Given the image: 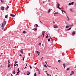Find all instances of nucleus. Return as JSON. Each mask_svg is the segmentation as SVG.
<instances>
[{"label":"nucleus","mask_w":76,"mask_h":76,"mask_svg":"<svg viewBox=\"0 0 76 76\" xmlns=\"http://www.w3.org/2000/svg\"><path fill=\"white\" fill-rule=\"evenodd\" d=\"M6 23V20L4 19V21L2 23V24H1V28L2 29V30H3V29H4V25H5Z\"/></svg>","instance_id":"f257e3e1"},{"label":"nucleus","mask_w":76,"mask_h":76,"mask_svg":"<svg viewBox=\"0 0 76 76\" xmlns=\"http://www.w3.org/2000/svg\"><path fill=\"white\" fill-rule=\"evenodd\" d=\"M45 31H42V35H43V37H44V34H45Z\"/></svg>","instance_id":"f03ea898"},{"label":"nucleus","mask_w":76,"mask_h":76,"mask_svg":"<svg viewBox=\"0 0 76 76\" xmlns=\"http://www.w3.org/2000/svg\"><path fill=\"white\" fill-rule=\"evenodd\" d=\"M4 8V7H1V10H3Z\"/></svg>","instance_id":"7ed1b4c3"},{"label":"nucleus","mask_w":76,"mask_h":76,"mask_svg":"<svg viewBox=\"0 0 76 76\" xmlns=\"http://www.w3.org/2000/svg\"><path fill=\"white\" fill-rule=\"evenodd\" d=\"M53 27L54 28H58V26L56 25H54Z\"/></svg>","instance_id":"20e7f679"},{"label":"nucleus","mask_w":76,"mask_h":76,"mask_svg":"<svg viewBox=\"0 0 76 76\" xmlns=\"http://www.w3.org/2000/svg\"><path fill=\"white\" fill-rule=\"evenodd\" d=\"M20 53L22 54H23V49H21L20 50Z\"/></svg>","instance_id":"39448f33"},{"label":"nucleus","mask_w":76,"mask_h":76,"mask_svg":"<svg viewBox=\"0 0 76 76\" xmlns=\"http://www.w3.org/2000/svg\"><path fill=\"white\" fill-rule=\"evenodd\" d=\"M27 75H29L30 74V72L29 71H27Z\"/></svg>","instance_id":"423d86ee"},{"label":"nucleus","mask_w":76,"mask_h":76,"mask_svg":"<svg viewBox=\"0 0 76 76\" xmlns=\"http://www.w3.org/2000/svg\"><path fill=\"white\" fill-rule=\"evenodd\" d=\"M37 72H39V74H40V73H41L40 72V71H39V69H37Z\"/></svg>","instance_id":"0eeeda50"},{"label":"nucleus","mask_w":76,"mask_h":76,"mask_svg":"<svg viewBox=\"0 0 76 76\" xmlns=\"http://www.w3.org/2000/svg\"><path fill=\"white\" fill-rule=\"evenodd\" d=\"M10 16H12V17H15V15H14L13 14H10Z\"/></svg>","instance_id":"6e6552de"},{"label":"nucleus","mask_w":76,"mask_h":76,"mask_svg":"<svg viewBox=\"0 0 76 76\" xmlns=\"http://www.w3.org/2000/svg\"><path fill=\"white\" fill-rule=\"evenodd\" d=\"M63 65L64 66V68L65 69V67H66V64H63Z\"/></svg>","instance_id":"1a4fd4ad"},{"label":"nucleus","mask_w":76,"mask_h":76,"mask_svg":"<svg viewBox=\"0 0 76 76\" xmlns=\"http://www.w3.org/2000/svg\"><path fill=\"white\" fill-rule=\"evenodd\" d=\"M50 12H51V10H50V9H49L48 11V13H50Z\"/></svg>","instance_id":"9d476101"},{"label":"nucleus","mask_w":76,"mask_h":76,"mask_svg":"<svg viewBox=\"0 0 76 76\" xmlns=\"http://www.w3.org/2000/svg\"><path fill=\"white\" fill-rule=\"evenodd\" d=\"M50 39H51L52 42H53L54 40H53V39H52V38L51 37H50Z\"/></svg>","instance_id":"9b49d317"},{"label":"nucleus","mask_w":76,"mask_h":76,"mask_svg":"<svg viewBox=\"0 0 76 76\" xmlns=\"http://www.w3.org/2000/svg\"><path fill=\"white\" fill-rule=\"evenodd\" d=\"M36 53H37V54H39V53H40L38 51H36Z\"/></svg>","instance_id":"f8f14e48"},{"label":"nucleus","mask_w":76,"mask_h":76,"mask_svg":"<svg viewBox=\"0 0 76 76\" xmlns=\"http://www.w3.org/2000/svg\"><path fill=\"white\" fill-rule=\"evenodd\" d=\"M9 6H7V7L6 8V10H7V9H8L9 8Z\"/></svg>","instance_id":"ddd939ff"},{"label":"nucleus","mask_w":76,"mask_h":76,"mask_svg":"<svg viewBox=\"0 0 76 76\" xmlns=\"http://www.w3.org/2000/svg\"><path fill=\"white\" fill-rule=\"evenodd\" d=\"M56 7L57 8H58L59 9H60V10H61V8H59V7H58V6H57V5H56Z\"/></svg>","instance_id":"4468645a"},{"label":"nucleus","mask_w":76,"mask_h":76,"mask_svg":"<svg viewBox=\"0 0 76 76\" xmlns=\"http://www.w3.org/2000/svg\"><path fill=\"white\" fill-rule=\"evenodd\" d=\"M33 30H34V31H36V30H37V28H33Z\"/></svg>","instance_id":"2eb2a0df"},{"label":"nucleus","mask_w":76,"mask_h":76,"mask_svg":"<svg viewBox=\"0 0 76 76\" xmlns=\"http://www.w3.org/2000/svg\"><path fill=\"white\" fill-rule=\"evenodd\" d=\"M15 68L14 69V71L13 72V74H15Z\"/></svg>","instance_id":"dca6fc26"},{"label":"nucleus","mask_w":76,"mask_h":76,"mask_svg":"<svg viewBox=\"0 0 76 76\" xmlns=\"http://www.w3.org/2000/svg\"><path fill=\"white\" fill-rule=\"evenodd\" d=\"M58 12H55L54 13V15H57V14H58Z\"/></svg>","instance_id":"f3484780"},{"label":"nucleus","mask_w":76,"mask_h":76,"mask_svg":"<svg viewBox=\"0 0 76 76\" xmlns=\"http://www.w3.org/2000/svg\"><path fill=\"white\" fill-rule=\"evenodd\" d=\"M75 31H73V32H72V35H75Z\"/></svg>","instance_id":"a211bd4d"},{"label":"nucleus","mask_w":76,"mask_h":76,"mask_svg":"<svg viewBox=\"0 0 76 76\" xmlns=\"http://www.w3.org/2000/svg\"><path fill=\"white\" fill-rule=\"evenodd\" d=\"M74 2H72L71 3V4L72 5H73V4H74Z\"/></svg>","instance_id":"6ab92c4d"},{"label":"nucleus","mask_w":76,"mask_h":76,"mask_svg":"<svg viewBox=\"0 0 76 76\" xmlns=\"http://www.w3.org/2000/svg\"><path fill=\"white\" fill-rule=\"evenodd\" d=\"M36 28H38V24H36Z\"/></svg>","instance_id":"aec40b11"},{"label":"nucleus","mask_w":76,"mask_h":76,"mask_svg":"<svg viewBox=\"0 0 76 76\" xmlns=\"http://www.w3.org/2000/svg\"><path fill=\"white\" fill-rule=\"evenodd\" d=\"M14 62L15 64H16V63H18V61H15Z\"/></svg>","instance_id":"412c9836"},{"label":"nucleus","mask_w":76,"mask_h":76,"mask_svg":"<svg viewBox=\"0 0 76 76\" xmlns=\"http://www.w3.org/2000/svg\"><path fill=\"white\" fill-rule=\"evenodd\" d=\"M23 34H25L26 33V31H23Z\"/></svg>","instance_id":"4be33fe9"},{"label":"nucleus","mask_w":76,"mask_h":76,"mask_svg":"<svg viewBox=\"0 0 76 76\" xmlns=\"http://www.w3.org/2000/svg\"><path fill=\"white\" fill-rule=\"evenodd\" d=\"M5 18H8V16H7V15H6L5 16Z\"/></svg>","instance_id":"5701e85b"},{"label":"nucleus","mask_w":76,"mask_h":76,"mask_svg":"<svg viewBox=\"0 0 76 76\" xmlns=\"http://www.w3.org/2000/svg\"><path fill=\"white\" fill-rule=\"evenodd\" d=\"M71 28H72V27L69 28V29H68L67 30V31H69V30H70V29H71Z\"/></svg>","instance_id":"b1692460"},{"label":"nucleus","mask_w":76,"mask_h":76,"mask_svg":"<svg viewBox=\"0 0 76 76\" xmlns=\"http://www.w3.org/2000/svg\"><path fill=\"white\" fill-rule=\"evenodd\" d=\"M67 20H68V21H69V20H70V18H69L67 17Z\"/></svg>","instance_id":"393cba45"},{"label":"nucleus","mask_w":76,"mask_h":76,"mask_svg":"<svg viewBox=\"0 0 76 76\" xmlns=\"http://www.w3.org/2000/svg\"><path fill=\"white\" fill-rule=\"evenodd\" d=\"M58 7H60V4H58V3L57 4Z\"/></svg>","instance_id":"a878e982"},{"label":"nucleus","mask_w":76,"mask_h":76,"mask_svg":"<svg viewBox=\"0 0 76 76\" xmlns=\"http://www.w3.org/2000/svg\"><path fill=\"white\" fill-rule=\"evenodd\" d=\"M66 65L67 66L68 65H69V63H68V62H67L66 63Z\"/></svg>","instance_id":"bb28decb"},{"label":"nucleus","mask_w":76,"mask_h":76,"mask_svg":"<svg viewBox=\"0 0 76 76\" xmlns=\"http://www.w3.org/2000/svg\"><path fill=\"white\" fill-rule=\"evenodd\" d=\"M69 26H66V28H69Z\"/></svg>","instance_id":"cd10ccee"},{"label":"nucleus","mask_w":76,"mask_h":76,"mask_svg":"<svg viewBox=\"0 0 76 76\" xmlns=\"http://www.w3.org/2000/svg\"><path fill=\"white\" fill-rule=\"evenodd\" d=\"M71 73L72 74V75H73L74 74V72L72 71L71 72Z\"/></svg>","instance_id":"c85d7f7f"},{"label":"nucleus","mask_w":76,"mask_h":76,"mask_svg":"<svg viewBox=\"0 0 76 76\" xmlns=\"http://www.w3.org/2000/svg\"><path fill=\"white\" fill-rule=\"evenodd\" d=\"M10 67V65L9 64L8 65V67Z\"/></svg>","instance_id":"c756f323"},{"label":"nucleus","mask_w":76,"mask_h":76,"mask_svg":"<svg viewBox=\"0 0 76 76\" xmlns=\"http://www.w3.org/2000/svg\"><path fill=\"white\" fill-rule=\"evenodd\" d=\"M46 38H48V34L46 36Z\"/></svg>","instance_id":"7c9ffc66"},{"label":"nucleus","mask_w":76,"mask_h":76,"mask_svg":"<svg viewBox=\"0 0 76 76\" xmlns=\"http://www.w3.org/2000/svg\"><path fill=\"white\" fill-rule=\"evenodd\" d=\"M58 62L59 63H60L61 62V60H59L58 61Z\"/></svg>","instance_id":"2f4dec72"},{"label":"nucleus","mask_w":76,"mask_h":76,"mask_svg":"<svg viewBox=\"0 0 76 76\" xmlns=\"http://www.w3.org/2000/svg\"><path fill=\"white\" fill-rule=\"evenodd\" d=\"M34 76H37V74H36V73H34Z\"/></svg>","instance_id":"473e14b6"},{"label":"nucleus","mask_w":76,"mask_h":76,"mask_svg":"<svg viewBox=\"0 0 76 76\" xmlns=\"http://www.w3.org/2000/svg\"><path fill=\"white\" fill-rule=\"evenodd\" d=\"M70 12H73V10L72 9H71L70 10Z\"/></svg>","instance_id":"72a5a7b5"},{"label":"nucleus","mask_w":76,"mask_h":76,"mask_svg":"<svg viewBox=\"0 0 76 76\" xmlns=\"http://www.w3.org/2000/svg\"><path fill=\"white\" fill-rule=\"evenodd\" d=\"M68 5H69V6H71V5H72V4L71 3H69V4Z\"/></svg>","instance_id":"f704fd0d"},{"label":"nucleus","mask_w":76,"mask_h":76,"mask_svg":"<svg viewBox=\"0 0 76 76\" xmlns=\"http://www.w3.org/2000/svg\"><path fill=\"white\" fill-rule=\"evenodd\" d=\"M70 70V68H68L67 69V70Z\"/></svg>","instance_id":"c9c22d12"},{"label":"nucleus","mask_w":76,"mask_h":76,"mask_svg":"<svg viewBox=\"0 0 76 76\" xmlns=\"http://www.w3.org/2000/svg\"><path fill=\"white\" fill-rule=\"evenodd\" d=\"M48 41L49 42V41H50V39L49 38L48 39Z\"/></svg>","instance_id":"e433bc0d"},{"label":"nucleus","mask_w":76,"mask_h":76,"mask_svg":"<svg viewBox=\"0 0 76 76\" xmlns=\"http://www.w3.org/2000/svg\"><path fill=\"white\" fill-rule=\"evenodd\" d=\"M44 66V67H47V66L45 64Z\"/></svg>","instance_id":"4c0bfd02"},{"label":"nucleus","mask_w":76,"mask_h":76,"mask_svg":"<svg viewBox=\"0 0 76 76\" xmlns=\"http://www.w3.org/2000/svg\"><path fill=\"white\" fill-rule=\"evenodd\" d=\"M47 75L48 76H51V75H50L49 74H47Z\"/></svg>","instance_id":"58836bf2"},{"label":"nucleus","mask_w":76,"mask_h":76,"mask_svg":"<svg viewBox=\"0 0 76 76\" xmlns=\"http://www.w3.org/2000/svg\"><path fill=\"white\" fill-rule=\"evenodd\" d=\"M30 68V69H32V67L31 66H29Z\"/></svg>","instance_id":"ea45409f"},{"label":"nucleus","mask_w":76,"mask_h":76,"mask_svg":"<svg viewBox=\"0 0 76 76\" xmlns=\"http://www.w3.org/2000/svg\"><path fill=\"white\" fill-rule=\"evenodd\" d=\"M61 11L62 12L63 14H64V13H63V12H63V10H61Z\"/></svg>","instance_id":"a19ab883"},{"label":"nucleus","mask_w":76,"mask_h":76,"mask_svg":"<svg viewBox=\"0 0 76 76\" xmlns=\"http://www.w3.org/2000/svg\"><path fill=\"white\" fill-rule=\"evenodd\" d=\"M17 71H18V72L19 71V68H18V69Z\"/></svg>","instance_id":"79ce46f5"},{"label":"nucleus","mask_w":76,"mask_h":76,"mask_svg":"<svg viewBox=\"0 0 76 76\" xmlns=\"http://www.w3.org/2000/svg\"><path fill=\"white\" fill-rule=\"evenodd\" d=\"M1 2H2V3H3V0H1Z\"/></svg>","instance_id":"37998d69"},{"label":"nucleus","mask_w":76,"mask_h":76,"mask_svg":"<svg viewBox=\"0 0 76 76\" xmlns=\"http://www.w3.org/2000/svg\"><path fill=\"white\" fill-rule=\"evenodd\" d=\"M19 72H20V71H18V72H17L18 74V73H19Z\"/></svg>","instance_id":"c03bdc74"},{"label":"nucleus","mask_w":76,"mask_h":76,"mask_svg":"<svg viewBox=\"0 0 76 76\" xmlns=\"http://www.w3.org/2000/svg\"><path fill=\"white\" fill-rule=\"evenodd\" d=\"M47 66H48V67H51V66H49L48 65H47Z\"/></svg>","instance_id":"a18cd8bd"},{"label":"nucleus","mask_w":76,"mask_h":76,"mask_svg":"<svg viewBox=\"0 0 76 76\" xmlns=\"http://www.w3.org/2000/svg\"><path fill=\"white\" fill-rule=\"evenodd\" d=\"M63 12H64V13H66V12H65V11H64V10H63Z\"/></svg>","instance_id":"49530a36"},{"label":"nucleus","mask_w":76,"mask_h":76,"mask_svg":"<svg viewBox=\"0 0 76 76\" xmlns=\"http://www.w3.org/2000/svg\"><path fill=\"white\" fill-rule=\"evenodd\" d=\"M16 66H18V64H16Z\"/></svg>","instance_id":"de8ad7c7"},{"label":"nucleus","mask_w":76,"mask_h":76,"mask_svg":"<svg viewBox=\"0 0 76 76\" xmlns=\"http://www.w3.org/2000/svg\"><path fill=\"white\" fill-rule=\"evenodd\" d=\"M20 57H21V56H22V55H21V54H20Z\"/></svg>","instance_id":"09e8293b"},{"label":"nucleus","mask_w":76,"mask_h":76,"mask_svg":"<svg viewBox=\"0 0 76 76\" xmlns=\"http://www.w3.org/2000/svg\"><path fill=\"white\" fill-rule=\"evenodd\" d=\"M37 64V63H35V64H34V65H36V64Z\"/></svg>","instance_id":"8fccbe9b"},{"label":"nucleus","mask_w":76,"mask_h":76,"mask_svg":"<svg viewBox=\"0 0 76 76\" xmlns=\"http://www.w3.org/2000/svg\"><path fill=\"white\" fill-rule=\"evenodd\" d=\"M40 23H42V22H41V21L40 20Z\"/></svg>","instance_id":"3c124183"},{"label":"nucleus","mask_w":76,"mask_h":76,"mask_svg":"<svg viewBox=\"0 0 76 76\" xmlns=\"http://www.w3.org/2000/svg\"><path fill=\"white\" fill-rule=\"evenodd\" d=\"M8 63H10V61H9V60H8Z\"/></svg>","instance_id":"603ef678"},{"label":"nucleus","mask_w":76,"mask_h":76,"mask_svg":"<svg viewBox=\"0 0 76 76\" xmlns=\"http://www.w3.org/2000/svg\"><path fill=\"white\" fill-rule=\"evenodd\" d=\"M14 66H16V64H14Z\"/></svg>","instance_id":"864d4df0"},{"label":"nucleus","mask_w":76,"mask_h":76,"mask_svg":"<svg viewBox=\"0 0 76 76\" xmlns=\"http://www.w3.org/2000/svg\"><path fill=\"white\" fill-rule=\"evenodd\" d=\"M1 55H3V53H2L1 54Z\"/></svg>","instance_id":"5fc2aeb1"},{"label":"nucleus","mask_w":76,"mask_h":76,"mask_svg":"<svg viewBox=\"0 0 76 76\" xmlns=\"http://www.w3.org/2000/svg\"><path fill=\"white\" fill-rule=\"evenodd\" d=\"M41 43H39V45H41Z\"/></svg>","instance_id":"6e6d98bb"},{"label":"nucleus","mask_w":76,"mask_h":76,"mask_svg":"<svg viewBox=\"0 0 76 76\" xmlns=\"http://www.w3.org/2000/svg\"><path fill=\"white\" fill-rule=\"evenodd\" d=\"M42 46H44V43H43V44H42Z\"/></svg>","instance_id":"4d7b16f0"},{"label":"nucleus","mask_w":76,"mask_h":76,"mask_svg":"<svg viewBox=\"0 0 76 76\" xmlns=\"http://www.w3.org/2000/svg\"><path fill=\"white\" fill-rule=\"evenodd\" d=\"M27 67H26V66H25V68H24V69H26V68Z\"/></svg>","instance_id":"13d9d810"},{"label":"nucleus","mask_w":76,"mask_h":76,"mask_svg":"<svg viewBox=\"0 0 76 76\" xmlns=\"http://www.w3.org/2000/svg\"><path fill=\"white\" fill-rule=\"evenodd\" d=\"M11 76H13V75H12V74H11Z\"/></svg>","instance_id":"bf43d9fd"},{"label":"nucleus","mask_w":76,"mask_h":76,"mask_svg":"<svg viewBox=\"0 0 76 76\" xmlns=\"http://www.w3.org/2000/svg\"><path fill=\"white\" fill-rule=\"evenodd\" d=\"M16 75H18V73H17V74H16Z\"/></svg>","instance_id":"052dcab7"},{"label":"nucleus","mask_w":76,"mask_h":76,"mask_svg":"<svg viewBox=\"0 0 76 76\" xmlns=\"http://www.w3.org/2000/svg\"><path fill=\"white\" fill-rule=\"evenodd\" d=\"M26 66H27V67H28V65H27V64H26Z\"/></svg>","instance_id":"680f3d73"},{"label":"nucleus","mask_w":76,"mask_h":76,"mask_svg":"<svg viewBox=\"0 0 76 76\" xmlns=\"http://www.w3.org/2000/svg\"><path fill=\"white\" fill-rule=\"evenodd\" d=\"M23 61H24V58L23 59Z\"/></svg>","instance_id":"e2e57ef3"},{"label":"nucleus","mask_w":76,"mask_h":76,"mask_svg":"<svg viewBox=\"0 0 76 76\" xmlns=\"http://www.w3.org/2000/svg\"><path fill=\"white\" fill-rule=\"evenodd\" d=\"M45 63H46V64H47V62H45Z\"/></svg>","instance_id":"0e129e2a"},{"label":"nucleus","mask_w":76,"mask_h":76,"mask_svg":"<svg viewBox=\"0 0 76 76\" xmlns=\"http://www.w3.org/2000/svg\"><path fill=\"white\" fill-rule=\"evenodd\" d=\"M73 24H72V25H71V26H73Z\"/></svg>","instance_id":"69168bd1"},{"label":"nucleus","mask_w":76,"mask_h":76,"mask_svg":"<svg viewBox=\"0 0 76 76\" xmlns=\"http://www.w3.org/2000/svg\"><path fill=\"white\" fill-rule=\"evenodd\" d=\"M56 68L57 69V70H58V69L57 68Z\"/></svg>","instance_id":"338daca9"},{"label":"nucleus","mask_w":76,"mask_h":76,"mask_svg":"<svg viewBox=\"0 0 76 76\" xmlns=\"http://www.w3.org/2000/svg\"><path fill=\"white\" fill-rule=\"evenodd\" d=\"M43 3H44V1L43 2Z\"/></svg>","instance_id":"774afa93"}]
</instances>
